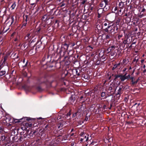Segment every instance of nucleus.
<instances>
[{
    "mask_svg": "<svg viewBox=\"0 0 146 146\" xmlns=\"http://www.w3.org/2000/svg\"><path fill=\"white\" fill-rule=\"evenodd\" d=\"M115 85V84H114L113 85H110V86L108 90H112L114 89L115 90H116V88H114Z\"/></svg>",
    "mask_w": 146,
    "mask_h": 146,
    "instance_id": "obj_11",
    "label": "nucleus"
},
{
    "mask_svg": "<svg viewBox=\"0 0 146 146\" xmlns=\"http://www.w3.org/2000/svg\"><path fill=\"white\" fill-rule=\"evenodd\" d=\"M121 75H117L115 76V79H116L120 77V78L121 76Z\"/></svg>",
    "mask_w": 146,
    "mask_h": 146,
    "instance_id": "obj_29",
    "label": "nucleus"
},
{
    "mask_svg": "<svg viewBox=\"0 0 146 146\" xmlns=\"http://www.w3.org/2000/svg\"><path fill=\"white\" fill-rule=\"evenodd\" d=\"M120 20L119 19H118L117 20V21L116 22V25H118L119 24L120 22Z\"/></svg>",
    "mask_w": 146,
    "mask_h": 146,
    "instance_id": "obj_28",
    "label": "nucleus"
},
{
    "mask_svg": "<svg viewBox=\"0 0 146 146\" xmlns=\"http://www.w3.org/2000/svg\"><path fill=\"white\" fill-rule=\"evenodd\" d=\"M144 61V60L143 59L141 60V62L142 63H143Z\"/></svg>",
    "mask_w": 146,
    "mask_h": 146,
    "instance_id": "obj_41",
    "label": "nucleus"
},
{
    "mask_svg": "<svg viewBox=\"0 0 146 146\" xmlns=\"http://www.w3.org/2000/svg\"><path fill=\"white\" fill-rule=\"evenodd\" d=\"M68 47H69V45L66 44H64L63 45V47L64 48V49L65 50H68ZM62 48H63V47H62Z\"/></svg>",
    "mask_w": 146,
    "mask_h": 146,
    "instance_id": "obj_14",
    "label": "nucleus"
},
{
    "mask_svg": "<svg viewBox=\"0 0 146 146\" xmlns=\"http://www.w3.org/2000/svg\"><path fill=\"white\" fill-rule=\"evenodd\" d=\"M129 62V60L127 58H125L123 60L122 62L120 64H121L123 66H124L127 65V63Z\"/></svg>",
    "mask_w": 146,
    "mask_h": 146,
    "instance_id": "obj_3",
    "label": "nucleus"
},
{
    "mask_svg": "<svg viewBox=\"0 0 146 146\" xmlns=\"http://www.w3.org/2000/svg\"><path fill=\"white\" fill-rule=\"evenodd\" d=\"M99 64V63H98L97 62H96V65H98Z\"/></svg>",
    "mask_w": 146,
    "mask_h": 146,
    "instance_id": "obj_59",
    "label": "nucleus"
},
{
    "mask_svg": "<svg viewBox=\"0 0 146 146\" xmlns=\"http://www.w3.org/2000/svg\"><path fill=\"white\" fill-rule=\"evenodd\" d=\"M132 44L129 47H132Z\"/></svg>",
    "mask_w": 146,
    "mask_h": 146,
    "instance_id": "obj_63",
    "label": "nucleus"
},
{
    "mask_svg": "<svg viewBox=\"0 0 146 146\" xmlns=\"http://www.w3.org/2000/svg\"><path fill=\"white\" fill-rule=\"evenodd\" d=\"M26 17L25 19L23 20V23H22V27H25L26 26V25L27 24V19L28 17V16L26 15L25 16Z\"/></svg>",
    "mask_w": 146,
    "mask_h": 146,
    "instance_id": "obj_5",
    "label": "nucleus"
},
{
    "mask_svg": "<svg viewBox=\"0 0 146 146\" xmlns=\"http://www.w3.org/2000/svg\"><path fill=\"white\" fill-rule=\"evenodd\" d=\"M39 1V0H36V2L37 3Z\"/></svg>",
    "mask_w": 146,
    "mask_h": 146,
    "instance_id": "obj_54",
    "label": "nucleus"
},
{
    "mask_svg": "<svg viewBox=\"0 0 146 146\" xmlns=\"http://www.w3.org/2000/svg\"><path fill=\"white\" fill-rule=\"evenodd\" d=\"M48 125H47L45 127V128L44 129V130H45V131H46L47 129L48 130H49V129H48L47 128H48Z\"/></svg>",
    "mask_w": 146,
    "mask_h": 146,
    "instance_id": "obj_27",
    "label": "nucleus"
},
{
    "mask_svg": "<svg viewBox=\"0 0 146 146\" xmlns=\"http://www.w3.org/2000/svg\"><path fill=\"white\" fill-rule=\"evenodd\" d=\"M66 3H64L63 2L61 3L60 5L61 7H65L67 6V4H66Z\"/></svg>",
    "mask_w": 146,
    "mask_h": 146,
    "instance_id": "obj_17",
    "label": "nucleus"
},
{
    "mask_svg": "<svg viewBox=\"0 0 146 146\" xmlns=\"http://www.w3.org/2000/svg\"><path fill=\"white\" fill-rule=\"evenodd\" d=\"M26 125L29 127H31L32 126V124L31 123H27L26 124Z\"/></svg>",
    "mask_w": 146,
    "mask_h": 146,
    "instance_id": "obj_22",
    "label": "nucleus"
},
{
    "mask_svg": "<svg viewBox=\"0 0 146 146\" xmlns=\"http://www.w3.org/2000/svg\"><path fill=\"white\" fill-rule=\"evenodd\" d=\"M76 74L78 75V76H79V73H78V71H77V70H76Z\"/></svg>",
    "mask_w": 146,
    "mask_h": 146,
    "instance_id": "obj_36",
    "label": "nucleus"
},
{
    "mask_svg": "<svg viewBox=\"0 0 146 146\" xmlns=\"http://www.w3.org/2000/svg\"><path fill=\"white\" fill-rule=\"evenodd\" d=\"M118 29V28L116 25L113 24L111 25H109L107 28H106L104 31L105 32L110 33H116Z\"/></svg>",
    "mask_w": 146,
    "mask_h": 146,
    "instance_id": "obj_1",
    "label": "nucleus"
},
{
    "mask_svg": "<svg viewBox=\"0 0 146 146\" xmlns=\"http://www.w3.org/2000/svg\"><path fill=\"white\" fill-rule=\"evenodd\" d=\"M100 5V7H103V8L106 10H108L109 8V4L107 0H104L102 1Z\"/></svg>",
    "mask_w": 146,
    "mask_h": 146,
    "instance_id": "obj_2",
    "label": "nucleus"
},
{
    "mask_svg": "<svg viewBox=\"0 0 146 146\" xmlns=\"http://www.w3.org/2000/svg\"><path fill=\"white\" fill-rule=\"evenodd\" d=\"M67 115H70V113H68L67 114Z\"/></svg>",
    "mask_w": 146,
    "mask_h": 146,
    "instance_id": "obj_53",
    "label": "nucleus"
},
{
    "mask_svg": "<svg viewBox=\"0 0 146 146\" xmlns=\"http://www.w3.org/2000/svg\"><path fill=\"white\" fill-rule=\"evenodd\" d=\"M73 130V129H72V130H71V132H72Z\"/></svg>",
    "mask_w": 146,
    "mask_h": 146,
    "instance_id": "obj_61",
    "label": "nucleus"
},
{
    "mask_svg": "<svg viewBox=\"0 0 146 146\" xmlns=\"http://www.w3.org/2000/svg\"><path fill=\"white\" fill-rule=\"evenodd\" d=\"M120 64H121L119 62V63H118L116 64H115L113 65V67H112V70H114L115 69L117 68L118 66L120 65Z\"/></svg>",
    "mask_w": 146,
    "mask_h": 146,
    "instance_id": "obj_9",
    "label": "nucleus"
},
{
    "mask_svg": "<svg viewBox=\"0 0 146 146\" xmlns=\"http://www.w3.org/2000/svg\"><path fill=\"white\" fill-rule=\"evenodd\" d=\"M146 71V70L145 69L143 71V72H145Z\"/></svg>",
    "mask_w": 146,
    "mask_h": 146,
    "instance_id": "obj_50",
    "label": "nucleus"
},
{
    "mask_svg": "<svg viewBox=\"0 0 146 146\" xmlns=\"http://www.w3.org/2000/svg\"><path fill=\"white\" fill-rule=\"evenodd\" d=\"M6 73V72L4 70H0V76L4 75Z\"/></svg>",
    "mask_w": 146,
    "mask_h": 146,
    "instance_id": "obj_15",
    "label": "nucleus"
},
{
    "mask_svg": "<svg viewBox=\"0 0 146 146\" xmlns=\"http://www.w3.org/2000/svg\"><path fill=\"white\" fill-rule=\"evenodd\" d=\"M127 78L126 77V76H125V75L123 76H121L120 79L121 80V81H124L126 79H127Z\"/></svg>",
    "mask_w": 146,
    "mask_h": 146,
    "instance_id": "obj_13",
    "label": "nucleus"
},
{
    "mask_svg": "<svg viewBox=\"0 0 146 146\" xmlns=\"http://www.w3.org/2000/svg\"><path fill=\"white\" fill-rule=\"evenodd\" d=\"M88 117H86V118H85V120L87 121V120H88Z\"/></svg>",
    "mask_w": 146,
    "mask_h": 146,
    "instance_id": "obj_52",
    "label": "nucleus"
},
{
    "mask_svg": "<svg viewBox=\"0 0 146 146\" xmlns=\"http://www.w3.org/2000/svg\"><path fill=\"white\" fill-rule=\"evenodd\" d=\"M9 29V28L7 29H5V28H4V31L5 32H7V31Z\"/></svg>",
    "mask_w": 146,
    "mask_h": 146,
    "instance_id": "obj_34",
    "label": "nucleus"
},
{
    "mask_svg": "<svg viewBox=\"0 0 146 146\" xmlns=\"http://www.w3.org/2000/svg\"><path fill=\"white\" fill-rule=\"evenodd\" d=\"M28 62H27H27H26V64H25V65H24V67H25V66H27V64H28Z\"/></svg>",
    "mask_w": 146,
    "mask_h": 146,
    "instance_id": "obj_40",
    "label": "nucleus"
},
{
    "mask_svg": "<svg viewBox=\"0 0 146 146\" xmlns=\"http://www.w3.org/2000/svg\"><path fill=\"white\" fill-rule=\"evenodd\" d=\"M145 9L144 8H143L142 9V10L141 11V12H144L145 11Z\"/></svg>",
    "mask_w": 146,
    "mask_h": 146,
    "instance_id": "obj_43",
    "label": "nucleus"
},
{
    "mask_svg": "<svg viewBox=\"0 0 146 146\" xmlns=\"http://www.w3.org/2000/svg\"><path fill=\"white\" fill-rule=\"evenodd\" d=\"M61 124H58V128H60L61 127Z\"/></svg>",
    "mask_w": 146,
    "mask_h": 146,
    "instance_id": "obj_35",
    "label": "nucleus"
},
{
    "mask_svg": "<svg viewBox=\"0 0 146 146\" xmlns=\"http://www.w3.org/2000/svg\"><path fill=\"white\" fill-rule=\"evenodd\" d=\"M127 70V68H124L123 70V72Z\"/></svg>",
    "mask_w": 146,
    "mask_h": 146,
    "instance_id": "obj_42",
    "label": "nucleus"
},
{
    "mask_svg": "<svg viewBox=\"0 0 146 146\" xmlns=\"http://www.w3.org/2000/svg\"><path fill=\"white\" fill-rule=\"evenodd\" d=\"M114 48V46H111V47L108 48L107 50V53L108 54L109 53H110L112 49Z\"/></svg>",
    "mask_w": 146,
    "mask_h": 146,
    "instance_id": "obj_10",
    "label": "nucleus"
},
{
    "mask_svg": "<svg viewBox=\"0 0 146 146\" xmlns=\"http://www.w3.org/2000/svg\"><path fill=\"white\" fill-rule=\"evenodd\" d=\"M40 30V29H38V30L37 31V33H38V32H39V31Z\"/></svg>",
    "mask_w": 146,
    "mask_h": 146,
    "instance_id": "obj_60",
    "label": "nucleus"
},
{
    "mask_svg": "<svg viewBox=\"0 0 146 146\" xmlns=\"http://www.w3.org/2000/svg\"><path fill=\"white\" fill-rule=\"evenodd\" d=\"M16 6V4L15 3H13L11 6V8H12V9H15V7Z\"/></svg>",
    "mask_w": 146,
    "mask_h": 146,
    "instance_id": "obj_19",
    "label": "nucleus"
},
{
    "mask_svg": "<svg viewBox=\"0 0 146 146\" xmlns=\"http://www.w3.org/2000/svg\"><path fill=\"white\" fill-rule=\"evenodd\" d=\"M117 7H115V10H117Z\"/></svg>",
    "mask_w": 146,
    "mask_h": 146,
    "instance_id": "obj_57",
    "label": "nucleus"
},
{
    "mask_svg": "<svg viewBox=\"0 0 146 146\" xmlns=\"http://www.w3.org/2000/svg\"><path fill=\"white\" fill-rule=\"evenodd\" d=\"M14 33H13L12 35H11V36H13L14 35Z\"/></svg>",
    "mask_w": 146,
    "mask_h": 146,
    "instance_id": "obj_55",
    "label": "nucleus"
},
{
    "mask_svg": "<svg viewBox=\"0 0 146 146\" xmlns=\"http://www.w3.org/2000/svg\"><path fill=\"white\" fill-rule=\"evenodd\" d=\"M122 89V88H119V89L118 90V91H117V94L120 95L122 94V91H121Z\"/></svg>",
    "mask_w": 146,
    "mask_h": 146,
    "instance_id": "obj_18",
    "label": "nucleus"
},
{
    "mask_svg": "<svg viewBox=\"0 0 146 146\" xmlns=\"http://www.w3.org/2000/svg\"><path fill=\"white\" fill-rule=\"evenodd\" d=\"M116 50L115 49V46H114V48L112 49L110 53V55L111 56H113L116 53Z\"/></svg>",
    "mask_w": 146,
    "mask_h": 146,
    "instance_id": "obj_6",
    "label": "nucleus"
},
{
    "mask_svg": "<svg viewBox=\"0 0 146 146\" xmlns=\"http://www.w3.org/2000/svg\"><path fill=\"white\" fill-rule=\"evenodd\" d=\"M8 57V55H6L4 57V60L3 61V63L5 62L6 60H7Z\"/></svg>",
    "mask_w": 146,
    "mask_h": 146,
    "instance_id": "obj_20",
    "label": "nucleus"
},
{
    "mask_svg": "<svg viewBox=\"0 0 146 146\" xmlns=\"http://www.w3.org/2000/svg\"><path fill=\"white\" fill-rule=\"evenodd\" d=\"M122 35H118V37H122Z\"/></svg>",
    "mask_w": 146,
    "mask_h": 146,
    "instance_id": "obj_48",
    "label": "nucleus"
},
{
    "mask_svg": "<svg viewBox=\"0 0 146 146\" xmlns=\"http://www.w3.org/2000/svg\"><path fill=\"white\" fill-rule=\"evenodd\" d=\"M27 44L26 43L23 44L21 46V48L23 50H25L28 47L27 46Z\"/></svg>",
    "mask_w": 146,
    "mask_h": 146,
    "instance_id": "obj_8",
    "label": "nucleus"
},
{
    "mask_svg": "<svg viewBox=\"0 0 146 146\" xmlns=\"http://www.w3.org/2000/svg\"><path fill=\"white\" fill-rule=\"evenodd\" d=\"M83 77H84V78L85 79H87L88 78V76L86 75H84V76H83Z\"/></svg>",
    "mask_w": 146,
    "mask_h": 146,
    "instance_id": "obj_33",
    "label": "nucleus"
},
{
    "mask_svg": "<svg viewBox=\"0 0 146 146\" xmlns=\"http://www.w3.org/2000/svg\"><path fill=\"white\" fill-rule=\"evenodd\" d=\"M74 45H75V44H72V46H74Z\"/></svg>",
    "mask_w": 146,
    "mask_h": 146,
    "instance_id": "obj_58",
    "label": "nucleus"
},
{
    "mask_svg": "<svg viewBox=\"0 0 146 146\" xmlns=\"http://www.w3.org/2000/svg\"><path fill=\"white\" fill-rule=\"evenodd\" d=\"M88 136H87V135H84V137L83 138L84 139V140L86 141H87L88 139Z\"/></svg>",
    "mask_w": 146,
    "mask_h": 146,
    "instance_id": "obj_21",
    "label": "nucleus"
},
{
    "mask_svg": "<svg viewBox=\"0 0 146 146\" xmlns=\"http://www.w3.org/2000/svg\"><path fill=\"white\" fill-rule=\"evenodd\" d=\"M101 97L103 98V99H105L107 98L106 96V93L104 92H103L101 93Z\"/></svg>",
    "mask_w": 146,
    "mask_h": 146,
    "instance_id": "obj_12",
    "label": "nucleus"
},
{
    "mask_svg": "<svg viewBox=\"0 0 146 146\" xmlns=\"http://www.w3.org/2000/svg\"><path fill=\"white\" fill-rule=\"evenodd\" d=\"M138 61V59H136L135 58L133 60V62H134L136 61L137 63Z\"/></svg>",
    "mask_w": 146,
    "mask_h": 146,
    "instance_id": "obj_32",
    "label": "nucleus"
},
{
    "mask_svg": "<svg viewBox=\"0 0 146 146\" xmlns=\"http://www.w3.org/2000/svg\"><path fill=\"white\" fill-rule=\"evenodd\" d=\"M83 140H84V138H81L80 140V141L81 142H82Z\"/></svg>",
    "mask_w": 146,
    "mask_h": 146,
    "instance_id": "obj_37",
    "label": "nucleus"
},
{
    "mask_svg": "<svg viewBox=\"0 0 146 146\" xmlns=\"http://www.w3.org/2000/svg\"><path fill=\"white\" fill-rule=\"evenodd\" d=\"M129 69V70H131L132 69L131 67V66H130Z\"/></svg>",
    "mask_w": 146,
    "mask_h": 146,
    "instance_id": "obj_49",
    "label": "nucleus"
},
{
    "mask_svg": "<svg viewBox=\"0 0 146 146\" xmlns=\"http://www.w3.org/2000/svg\"><path fill=\"white\" fill-rule=\"evenodd\" d=\"M145 65H144L143 66V68L144 69H145Z\"/></svg>",
    "mask_w": 146,
    "mask_h": 146,
    "instance_id": "obj_46",
    "label": "nucleus"
},
{
    "mask_svg": "<svg viewBox=\"0 0 146 146\" xmlns=\"http://www.w3.org/2000/svg\"><path fill=\"white\" fill-rule=\"evenodd\" d=\"M111 37V35L110 34H109L106 35V39H110Z\"/></svg>",
    "mask_w": 146,
    "mask_h": 146,
    "instance_id": "obj_24",
    "label": "nucleus"
},
{
    "mask_svg": "<svg viewBox=\"0 0 146 146\" xmlns=\"http://www.w3.org/2000/svg\"><path fill=\"white\" fill-rule=\"evenodd\" d=\"M119 11L120 12H121V9H120L119 10Z\"/></svg>",
    "mask_w": 146,
    "mask_h": 146,
    "instance_id": "obj_64",
    "label": "nucleus"
},
{
    "mask_svg": "<svg viewBox=\"0 0 146 146\" xmlns=\"http://www.w3.org/2000/svg\"><path fill=\"white\" fill-rule=\"evenodd\" d=\"M104 16V15L103 14H100V15H98V18H100L101 17H103Z\"/></svg>",
    "mask_w": 146,
    "mask_h": 146,
    "instance_id": "obj_25",
    "label": "nucleus"
},
{
    "mask_svg": "<svg viewBox=\"0 0 146 146\" xmlns=\"http://www.w3.org/2000/svg\"><path fill=\"white\" fill-rule=\"evenodd\" d=\"M32 38L31 35L30 33H27L25 37V39L26 40H29Z\"/></svg>",
    "mask_w": 146,
    "mask_h": 146,
    "instance_id": "obj_4",
    "label": "nucleus"
},
{
    "mask_svg": "<svg viewBox=\"0 0 146 146\" xmlns=\"http://www.w3.org/2000/svg\"><path fill=\"white\" fill-rule=\"evenodd\" d=\"M89 47H90V48H91L92 49L93 48L92 47H91V46H89Z\"/></svg>",
    "mask_w": 146,
    "mask_h": 146,
    "instance_id": "obj_62",
    "label": "nucleus"
},
{
    "mask_svg": "<svg viewBox=\"0 0 146 146\" xmlns=\"http://www.w3.org/2000/svg\"><path fill=\"white\" fill-rule=\"evenodd\" d=\"M11 20L12 21L11 22V24H12L13 23V21H14L13 17H12L11 18Z\"/></svg>",
    "mask_w": 146,
    "mask_h": 146,
    "instance_id": "obj_31",
    "label": "nucleus"
},
{
    "mask_svg": "<svg viewBox=\"0 0 146 146\" xmlns=\"http://www.w3.org/2000/svg\"><path fill=\"white\" fill-rule=\"evenodd\" d=\"M130 77V76L129 75H128V76H126V77L127 78V79H128V78H129Z\"/></svg>",
    "mask_w": 146,
    "mask_h": 146,
    "instance_id": "obj_44",
    "label": "nucleus"
},
{
    "mask_svg": "<svg viewBox=\"0 0 146 146\" xmlns=\"http://www.w3.org/2000/svg\"><path fill=\"white\" fill-rule=\"evenodd\" d=\"M130 79L131 80V82H132V84L134 85L135 83H134L135 81H134V78L133 77H131L130 78Z\"/></svg>",
    "mask_w": 146,
    "mask_h": 146,
    "instance_id": "obj_23",
    "label": "nucleus"
},
{
    "mask_svg": "<svg viewBox=\"0 0 146 146\" xmlns=\"http://www.w3.org/2000/svg\"><path fill=\"white\" fill-rule=\"evenodd\" d=\"M2 41V38H0V42H1Z\"/></svg>",
    "mask_w": 146,
    "mask_h": 146,
    "instance_id": "obj_51",
    "label": "nucleus"
},
{
    "mask_svg": "<svg viewBox=\"0 0 146 146\" xmlns=\"http://www.w3.org/2000/svg\"><path fill=\"white\" fill-rule=\"evenodd\" d=\"M119 6L120 8L121 9H122L123 8V7L124 5V3L123 2L121 1L119 2Z\"/></svg>",
    "mask_w": 146,
    "mask_h": 146,
    "instance_id": "obj_16",
    "label": "nucleus"
},
{
    "mask_svg": "<svg viewBox=\"0 0 146 146\" xmlns=\"http://www.w3.org/2000/svg\"><path fill=\"white\" fill-rule=\"evenodd\" d=\"M46 15H45L44 16H43L42 18V19L43 20H45L46 18Z\"/></svg>",
    "mask_w": 146,
    "mask_h": 146,
    "instance_id": "obj_26",
    "label": "nucleus"
},
{
    "mask_svg": "<svg viewBox=\"0 0 146 146\" xmlns=\"http://www.w3.org/2000/svg\"><path fill=\"white\" fill-rule=\"evenodd\" d=\"M104 9L103 8H100L98 10V15L103 14V13L104 12Z\"/></svg>",
    "mask_w": 146,
    "mask_h": 146,
    "instance_id": "obj_7",
    "label": "nucleus"
},
{
    "mask_svg": "<svg viewBox=\"0 0 146 146\" xmlns=\"http://www.w3.org/2000/svg\"><path fill=\"white\" fill-rule=\"evenodd\" d=\"M17 38H15V39L14 40V41H17Z\"/></svg>",
    "mask_w": 146,
    "mask_h": 146,
    "instance_id": "obj_45",
    "label": "nucleus"
},
{
    "mask_svg": "<svg viewBox=\"0 0 146 146\" xmlns=\"http://www.w3.org/2000/svg\"><path fill=\"white\" fill-rule=\"evenodd\" d=\"M62 52V50H60V51L59 52V53L60 54H61V53Z\"/></svg>",
    "mask_w": 146,
    "mask_h": 146,
    "instance_id": "obj_47",
    "label": "nucleus"
},
{
    "mask_svg": "<svg viewBox=\"0 0 146 146\" xmlns=\"http://www.w3.org/2000/svg\"><path fill=\"white\" fill-rule=\"evenodd\" d=\"M104 25L105 26H107L108 25V23H105L104 24Z\"/></svg>",
    "mask_w": 146,
    "mask_h": 146,
    "instance_id": "obj_39",
    "label": "nucleus"
},
{
    "mask_svg": "<svg viewBox=\"0 0 146 146\" xmlns=\"http://www.w3.org/2000/svg\"><path fill=\"white\" fill-rule=\"evenodd\" d=\"M36 131H34L33 132V134H35V133H36Z\"/></svg>",
    "mask_w": 146,
    "mask_h": 146,
    "instance_id": "obj_56",
    "label": "nucleus"
},
{
    "mask_svg": "<svg viewBox=\"0 0 146 146\" xmlns=\"http://www.w3.org/2000/svg\"><path fill=\"white\" fill-rule=\"evenodd\" d=\"M76 113H75L73 114V117H75L76 116Z\"/></svg>",
    "mask_w": 146,
    "mask_h": 146,
    "instance_id": "obj_38",
    "label": "nucleus"
},
{
    "mask_svg": "<svg viewBox=\"0 0 146 146\" xmlns=\"http://www.w3.org/2000/svg\"><path fill=\"white\" fill-rule=\"evenodd\" d=\"M140 78H139L137 79V80L135 81L134 82V83H135V84L137 83L140 80Z\"/></svg>",
    "mask_w": 146,
    "mask_h": 146,
    "instance_id": "obj_30",
    "label": "nucleus"
}]
</instances>
